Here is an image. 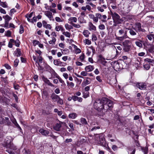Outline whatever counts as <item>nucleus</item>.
<instances>
[{
    "instance_id": "obj_1",
    "label": "nucleus",
    "mask_w": 154,
    "mask_h": 154,
    "mask_svg": "<svg viewBox=\"0 0 154 154\" xmlns=\"http://www.w3.org/2000/svg\"><path fill=\"white\" fill-rule=\"evenodd\" d=\"M103 98L101 99H97L94 104V108L100 112H101V111L103 112V109L104 111H105V103L104 101H103Z\"/></svg>"
},
{
    "instance_id": "obj_2",
    "label": "nucleus",
    "mask_w": 154,
    "mask_h": 154,
    "mask_svg": "<svg viewBox=\"0 0 154 154\" xmlns=\"http://www.w3.org/2000/svg\"><path fill=\"white\" fill-rule=\"evenodd\" d=\"M103 101H104L105 103L104 107L106 111L109 108L112 107L113 102L111 100L106 98H103Z\"/></svg>"
},
{
    "instance_id": "obj_3",
    "label": "nucleus",
    "mask_w": 154,
    "mask_h": 154,
    "mask_svg": "<svg viewBox=\"0 0 154 154\" xmlns=\"http://www.w3.org/2000/svg\"><path fill=\"white\" fill-rule=\"evenodd\" d=\"M110 14L113 19V22L119 23V22H122V20L119 15L116 12L113 13L110 11Z\"/></svg>"
},
{
    "instance_id": "obj_4",
    "label": "nucleus",
    "mask_w": 154,
    "mask_h": 154,
    "mask_svg": "<svg viewBox=\"0 0 154 154\" xmlns=\"http://www.w3.org/2000/svg\"><path fill=\"white\" fill-rule=\"evenodd\" d=\"M3 146L7 148H11L14 150L16 149V147H13V146L11 144V140L8 138L5 139Z\"/></svg>"
},
{
    "instance_id": "obj_5",
    "label": "nucleus",
    "mask_w": 154,
    "mask_h": 154,
    "mask_svg": "<svg viewBox=\"0 0 154 154\" xmlns=\"http://www.w3.org/2000/svg\"><path fill=\"white\" fill-rule=\"evenodd\" d=\"M118 34L119 35H122L124 34L123 36L117 37V39L119 40L122 41L127 37V32H124V30L123 29H121L119 30V31Z\"/></svg>"
},
{
    "instance_id": "obj_6",
    "label": "nucleus",
    "mask_w": 154,
    "mask_h": 154,
    "mask_svg": "<svg viewBox=\"0 0 154 154\" xmlns=\"http://www.w3.org/2000/svg\"><path fill=\"white\" fill-rule=\"evenodd\" d=\"M99 143L102 146L107 148V146H108L107 144L106 143L105 139L102 136H99V138L97 139Z\"/></svg>"
},
{
    "instance_id": "obj_7",
    "label": "nucleus",
    "mask_w": 154,
    "mask_h": 154,
    "mask_svg": "<svg viewBox=\"0 0 154 154\" xmlns=\"http://www.w3.org/2000/svg\"><path fill=\"white\" fill-rule=\"evenodd\" d=\"M95 16H97L98 19H101V20L103 22H106L107 21L106 20L107 18V17L106 15H103L102 16L99 13H97L95 14Z\"/></svg>"
},
{
    "instance_id": "obj_8",
    "label": "nucleus",
    "mask_w": 154,
    "mask_h": 154,
    "mask_svg": "<svg viewBox=\"0 0 154 154\" xmlns=\"http://www.w3.org/2000/svg\"><path fill=\"white\" fill-rule=\"evenodd\" d=\"M129 42V41L126 40L123 43V45L124 47L123 50L125 52L129 51L131 48V46L130 45L127 44V43Z\"/></svg>"
},
{
    "instance_id": "obj_9",
    "label": "nucleus",
    "mask_w": 154,
    "mask_h": 154,
    "mask_svg": "<svg viewBox=\"0 0 154 154\" xmlns=\"http://www.w3.org/2000/svg\"><path fill=\"white\" fill-rule=\"evenodd\" d=\"M54 64L56 66H65L66 63L59 61V60H54Z\"/></svg>"
},
{
    "instance_id": "obj_10",
    "label": "nucleus",
    "mask_w": 154,
    "mask_h": 154,
    "mask_svg": "<svg viewBox=\"0 0 154 154\" xmlns=\"http://www.w3.org/2000/svg\"><path fill=\"white\" fill-rule=\"evenodd\" d=\"M136 86L140 90H144L146 88V85L144 83H138Z\"/></svg>"
},
{
    "instance_id": "obj_11",
    "label": "nucleus",
    "mask_w": 154,
    "mask_h": 154,
    "mask_svg": "<svg viewBox=\"0 0 154 154\" xmlns=\"http://www.w3.org/2000/svg\"><path fill=\"white\" fill-rule=\"evenodd\" d=\"M42 79L45 83L47 84L48 85L53 87H54V85L51 83L50 81L47 78L43 76L42 77Z\"/></svg>"
},
{
    "instance_id": "obj_12",
    "label": "nucleus",
    "mask_w": 154,
    "mask_h": 154,
    "mask_svg": "<svg viewBox=\"0 0 154 154\" xmlns=\"http://www.w3.org/2000/svg\"><path fill=\"white\" fill-rule=\"evenodd\" d=\"M42 79L45 83L47 84L48 85L53 87H54V85L51 83L50 81L47 78L43 76L42 77Z\"/></svg>"
},
{
    "instance_id": "obj_13",
    "label": "nucleus",
    "mask_w": 154,
    "mask_h": 154,
    "mask_svg": "<svg viewBox=\"0 0 154 154\" xmlns=\"http://www.w3.org/2000/svg\"><path fill=\"white\" fill-rule=\"evenodd\" d=\"M42 79L45 83L47 84L48 85L53 87H54V85L51 83L50 81L47 78L43 76L42 77Z\"/></svg>"
},
{
    "instance_id": "obj_14",
    "label": "nucleus",
    "mask_w": 154,
    "mask_h": 154,
    "mask_svg": "<svg viewBox=\"0 0 154 154\" xmlns=\"http://www.w3.org/2000/svg\"><path fill=\"white\" fill-rule=\"evenodd\" d=\"M59 96L56 94L54 93H53L51 94V98L53 102H56L58 100Z\"/></svg>"
},
{
    "instance_id": "obj_15",
    "label": "nucleus",
    "mask_w": 154,
    "mask_h": 154,
    "mask_svg": "<svg viewBox=\"0 0 154 154\" xmlns=\"http://www.w3.org/2000/svg\"><path fill=\"white\" fill-rule=\"evenodd\" d=\"M107 2L104 0H99V4L104 9L107 8Z\"/></svg>"
},
{
    "instance_id": "obj_16",
    "label": "nucleus",
    "mask_w": 154,
    "mask_h": 154,
    "mask_svg": "<svg viewBox=\"0 0 154 154\" xmlns=\"http://www.w3.org/2000/svg\"><path fill=\"white\" fill-rule=\"evenodd\" d=\"M39 132L42 135L46 136L49 134V131L48 130L41 128L39 130Z\"/></svg>"
},
{
    "instance_id": "obj_17",
    "label": "nucleus",
    "mask_w": 154,
    "mask_h": 154,
    "mask_svg": "<svg viewBox=\"0 0 154 154\" xmlns=\"http://www.w3.org/2000/svg\"><path fill=\"white\" fill-rule=\"evenodd\" d=\"M88 29L90 31H96V27L91 22H89L88 24Z\"/></svg>"
},
{
    "instance_id": "obj_18",
    "label": "nucleus",
    "mask_w": 154,
    "mask_h": 154,
    "mask_svg": "<svg viewBox=\"0 0 154 154\" xmlns=\"http://www.w3.org/2000/svg\"><path fill=\"white\" fill-rule=\"evenodd\" d=\"M14 54L15 56L17 57L20 56L21 54L20 49L19 48H17L16 51H14Z\"/></svg>"
},
{
    "instance_id": "obj_19",
    "label": "nucleus",
    "mask_w": 154,
    "mask_h": 154,
    "mask_svg": "<svg viewBox=\"0 0 154 154\" xmlns=\"http://www.w3.org/2000/svg\"><path fill=\"white\" fill-rule=\"evenodd\" d=\"M61 127V122L59 123H57L54 126V129L56 131H60V128Z\"/></svg>"
},
{
    "instance_id": "obj_20",
    "label": "nucleus",
    "mask_w": 154,
    "mask_h": 154,
    "mask_svg": "<svg viewBox=\"0 0 154 154\" xmlns=\"http://www.w3.org/2000/svg\"><path fill=\"white\" fill-rule=\"evenodd\" d=\"M94 69V66L91 65H89L85 67V70L87 72L92 71Z\"/></svg>"
},
{
    "instance_id": "obj_21",
    "label": "nucleus",
    "mask_w": 154,
    "mask_h": 154,
    "mask_svg": "<svg viewBox=\"0 0 154 154\" xmlns=\"http://www.w3.org/2000/svg\"><path fill=\"white\" fill-rule=\"evenodd\" d=\"M43 26L44 27L51 29V25L49 24H47L46 21L43 20L42 22Z\"/></svg>"
},
{
    "instance_id": "obj_22",
    "label": "nucleus",
    "mask_w": 154,
    "mask_h": 154,
    "mask_svg": "<svg viewBox=\"0 0 154 154\" xmlns=\"http://www.w3.org/2000/svg\"><path fill=\"white\" fill-rule=\"evenodd\" d=\"M45 14L50 19V20H51V19L53 17L52 13L49 11H45Z\"/></svg>"
},
{
    "instance_id": "obj_23",
    "label": "nucleus",
    "mask_w": 154,
    "mask_h": 154,
    "mask_svg": "<svg viewBox=\"0 0 154 154\" xmlns=\"http://www.w3.org/2000/svg\"><path fill=\"white\" fill-rule=\"evenodd\" d=\"M55 29L57 31H59L61 30L63 32L64 30V29L61 25L56 26Z\"/></svg>"
},
{
    "instance_id": "obj_24",
    "label": "nucleus",
    "mask_w": 154,
    "mask_h": 154,
    "mask_svg": "<svg viewBox=\"0 0 154 154\" xmlns=\"http://www.w3.org/2000/svg\"><path fill=\"white\" fill-rule=\"evenodd\" d=\"M144 61L145 62H148L149 64L152 66L154 64V60L151 59L149 58H146L144 59Z\"/></svg>"
},
{
    "instance_id": "obj_25",
    "label": "nucleus",
    "mask_w": 154,
    "mask_h": 154,
    "mask_svg": "<svg viewBox=\"0 0 154 154\" xmlns=\"http://www.w3.org/2000/svg\"><path fill=\"white\" fill-rule=\"evenodd\" d=\"M78 20L79 22L80 23H86V20H85L84 17L82 16L79 17L78 18Z\"/></svg>"
},
{
    "instance_id": "obj_26",
    "label": "nucleus",
    "mask_w": 154,
    "mask_h": 154,
    "mask_svg": "<svg viewBox=\"0 0 154 154\" xmlns=\"http://www.w3.org/2000/svg\"><path fill=\"white\" fill-rule=\"evenodd\" d=\"M113 66V67L115 70L116 69L117 70V69H119L120 68L119 63L117 61H115L114 62Z\"/></svg>"
},
{
    "instance_id": "obj_27",
    "label": "nucleus",
    "mask_w": 154,
    "mask_h": 154,
    "mask_svg": "<svg viewBox=\"0 0 154 154\" xmlns=\"http://www.w3.org/2000/svg\"><path fill=\"white\" fill-rule=\"evenodd\" d=\"M77 116V115L76 113H72L70 114L69 115V117L72 119H75Z\"/></svg>"
},
{
    "instance_id": "obj_28",
    "label": "nucleus",
    "mask_w": 154,
    "mask_h": 154,
    "mask_svg": "<svg viewBox=\"0 0 154 154\" xmlns=\"http://www.w3.org/2000/svg\"><path fill=\"white\" fill-rule=\"evenodd\" d=\"M80 122L81 123L84 125H86L88 123L85 119L83 118H81L80 119Z\"/></svg>"
},
{
    "instance_id": "obj_29",
    "label": "nucleus",
    "mask_w": 154,
    "mask_h": 154,
    "mask_svg": "<svg viewBox=\"0 0 154 154\" xmlns=\"http://www.w3.org/2000/svg\"><path fill=\"white\" fill-rule=\"evenodd\" d=\"M90 34V32L88 30H85L83 32V34L86 37H88Z\"/></svg>"
},
{
    "instance_id": "obj_30",
    "label": "nucleus",
    "mask_w": 154,
    "mask_h": 154,
    "mask_svg": "<svg viewBox=\"0 0 154 154\" xmlns=\"http://www.w3.org/2000/svg\"><path fill=\"white\" fill-rule=\"evenodd\" d=\"M3 17L5 19V21L9 22V20L12 19V18L8 15L3 16Z\"/></svg>"
},
{
    "instance_id": "obj_31",
    "label": "nucleus",
    "mask_w": 154,
    "mask_h": 154,
    "mask_svg": "<svg viewBox=\"0 0 154 154\" xmlns=\"http://www.w3.org/2000/svg\"><path fill=\"white\" fill-rule=\"evenodd\" d=\"M63 34L65 35L66 37L70 38L71 37V33L68 32H65L64 31L63 32Z\"/></svg>"
},
{
    "instance_id": "obj_32",
    "label": "nucleus",
    "mask_w": 154,
    "mask_h": 154,
    "mask_svg": "<svg viewBox=\"0 0 154 154\" xmlns=\"http://www.w3.org/2000/svg\"><path fill=\"white\" fill-rule=\"evenodd\" d=\"M142 41L140 40L139 41H136L135 42V44L136 45L140 48H142L143 45L142 43Z\"/></svg>"
},
{
    "instance_id": "obj_33",
    "label": "nucleus",
    "mask_w": 154,
    "mask_h": 154,
    "mask_svg": "<svg viewBox=\"0 0 154 154\" xmlns=\"http://www.w3.org/2000/svg\"><path fill=\"white\" fill-rule=\"evenodd\" d=\"M90 83V81L88 80H86L85 81H84L82 84V85L83 87L85 86L86 85Z\"/></svg>"
},
{
    "instance_id": "obj_34",
    "label": "nucleus",
    "mask_w": 154,
    "mask_h": 154,
    "mask_svg": "<svg viewBox=\"0 0 154 154\" xmlns=\"http://www.w3.org/2000/svg\"><path fill=\"white\" fill-rule=\"evenodd\" d=\"M136 27L137 28L138 31H141V24L140 23H137L136 24Z\"/></svg>"
},
{
    "instance_id": "obj_35",
    "label": "nucleus",
    "mask_w": 154,
    "mask_h": 154,
    "mask_svg": "<svg viewBox=\"0 0 154 154\" xmlns=\"http://www.w3.org/2000/svg\"><path fill=\"white\" fill-rule=\"evenodd\" d=\"M11 123V122L9 120V118L8 117H5V123L4 124L8 125H10Z\"/></svg>"
},
{
    "instance_id": "obj_36",
    "label": "nucleus",
    "mask_w": 154,
    "mask_h": 154,
    "mask_svg": "<svg viewBox=\"0 0 154 154\" xmlns=\"http://www.w3.org/2000/svg\"><path fill=\"white\" fill-rule=\"evenodd\" d=\"M0 5L4 8H7L8 7L7 3L6 2H1L0 3Z\"/></svg>"
},
{
    "instance_id": "obj_37",
    "label": "nucleus",
    "mask_w": 154,
    "mask_h": 154,
    "mask_svg": "<svg viewBox=\"0 0 154 154\" xmlns=\"http://www.w3.org/2000/svg\"><path fill=\"white\" fill-rule=\"evenodd\" d=\"M65 26L66 29L67 30H69L73 29L72 26L69 25L68 23L66 24Z\"/></svg>"
},
{
    "instance_id": "obj_38",
    "label": "nucleus",
    "mask_w": 154,
    "mask_h": 154,
    "mask_svg": "<svg viewBox=\"0 0 154 154\" xmlns=\"http://www.w3.org/2000/svg\"><path fill=\"white\" fill-rule=\"evenodd\" d=\"M56 41L55 38L54 37H53L52 38V40L49 42V43L50 44H55Z\"/></svg>"
},
{
    "instance_id": "obj_39",
    "label": "nucleus",
    "mask_w": 154,
    "mask_h": 154,
    "mask_svg": "<svg viewBox=\"0 0 154 154\" xmlns=\"http://www.w3.org/2000/svg\"><path fill=\"white\" fill-rule=\"evenodd\" d=\"M13 123L18 128L19 130L21 131L22 130V129L20 126L17 123L16 121H15L14 122H13Z\"/></svg>"
},
{
    "instance_id": "obj_40",
    "label": "nucleus",
    "mask_w": 154,
    "mask_h": 154,
    "mask_svg": "<svg viewBox=\"0 0 154 154\" xmlns=\"http://www.w3.org/2000/svg\"><path fill=\"white\" fill-rule=\"evenodd\" d=\"M57 102L58 104H59L60 105H63V100L62 99H61L60 97Z\"/></svg>"
},
{
    "instance_id": "obj_41",
    "label": "nucleus",
    "mask_w": 154,
    "mask_h": 154,
    "mask_svg": "<svg viewBox=\"0 0 154 154\" xmlns=\"http://www.w3.org/2000/svg\"><path fill=\"white\" fill-rule=\"evenodd\" d=\"M69 21H72L71 23H72V22L75 23L77 22V19L76 17H71L69 19Z\"/></svg>"
},
{
    "instance_id": "obj_42",
    "label": "nucleus",
    "mask_w": 154,
    "mask_h": 154,
    "mask_svg": "<svg viewBox=\"0 0 154 154\" xmlns=\"http://www.w3.org/2000/svg\"><path fill=\"white\" fill-rule=\"evenodd\" d=\"M84 42L85 43V44L87 45H90L91 44V41L88 39H86L84 41Z\"/></svg>"
},
{
    "instance_id": "obj_43",
    "label": "nucleus",
    "mask_w": 154,
    "mask_h": 154,
    "mask_svg": "<svg viewBox=\"0 0 154 154\" xmlns=\"http://www.w3.org/2000/svg\"><path fill=\"white\" fill-rule=\"evenodd\" d=\"M86 92H84L83 94V97L84 98H86L89 96V92L86 91Z\"/></svg>"
},
{
    "instance_id": "obj_44",
    "label": "nucleus",
    "mask_w": 154,
    "mask_h": 154,
    "mask_svg": "<svg viewBox=\"0 0 154 154\" xmlns=\"http://www.w3.org/2000/svg\"><path fill=\"white\" fill-rule=\"evenodd\" d=\"M51 75L52 76H53V78L55 77L57 78V76H59L53 70V72L51 73Z\"/></svg>"
},
{
    "instance_id": "obj_45",
    "label": "nucleus",
    "mask_w": 154,
    "mask_h": 154,
    "mask_svg": "<svg viewBox=\"0 0 154 154\" xmlns=\"http://www.w3.org/2000/svg\"><path fill=\"white\" fill-rule=\"evenodd\" d=\"M24 32V28L23 26L21 25L20 26V29H19V32L20 34H22Z\"/></svg>"
},
{
    "instance_id": "obj_46",
    "label": "nucleus",
    "mask_w": 154,
    "mask_h": 154,
    "mask_svg": "<svg viewBox=\"0 0 154 154\" xmlns=\"http://www.w3.org/2000/svg\"><path fill=\"white\" fill-rule=\"evenodd\" d=\"M74 27L77 28H79L81 27V26L78 24H75L73 23H70Z\"/></svg>"
},
{
    "instance_id": "obj_47",
    "label": "nucleus",
    "mask_w": 154,
    "mask_h": 154,
    "mask_svg": "<svg viewBox=\"0 0 154 154\" xmlns=\"http://www.w3.org/2000/svg\"><path fill=\"white\" fill-rule=\"evenodd\" d=\"M67 85L68 86L70 87L71 88L73 87L74 86V84L72 82H67Z\"/></svg>"
},
{
    "instance_id": "obj_48",
    "label": "nucleus",
    "mask_w": 154,
    "mask_h": 154,
    "mask_svg": "<svg viewBox=\"0 0 154 154\" xmlns=\"http://www.w3.org/2000/svg\"><path fill=\"white\" fill-rule=\"evenodd\" d=\"M15 45L17 47H19L20 45V41L18 39H17L16 41H15L14 42Z\"/></svg>"
},
{
    "instance_id": "obj_49",
    "label": "nucleus",
    "mask_w": 154,
    "mask_h": 154,
    "mask_svg": "<svg viewBox=\"0 0 154 154\" xmlns=\"http://www.w3.org/2000/svg\"><path fill=\"white\" fill-rule=\"evenodd\" d=\"M130 34L132 35H135L136 34V32L132 29H130L129 31Z\"/></svg>"
},
{
    "instance_id": "obj_50",
    "label": "nucleus",
    "mask_w": 154,
    "mask_h": 154,
    "mask_svg": "<svg viewBox=\"0 0 154 154\" xmlns=\"http://www.w3.org/2000/svg\"><path fill=\"white\" fill-rule=\"evenodd\" d=\"M5 123V119L2 117H0V124H3Z\"/></svg>"
},
{
    "instance_id": "obj_51",
    "label": "nucleus",
    "mask_w": 154,
    "mask_h": 154,
    "mask_svg": "<svg viewBox=\"0 0 154 154\" xmlns=\"http://www.w3.org/2000/svg\"><path fill=\"white\" fill-rule=\"evenodd\" d=\"M143 67L146 70H149L150 68V66L148 64H145L143 65Z\"/></svg>"
},
{
    "instance_id": "obj_52",
    "label": "nucleus",
    "mask_w": 154,
    "mask_h": 154,
    "mask_svg": "<svg viewBox=\"0 0 154 154\" xmlns=\"http://www.w3.org/2000/svg\"><path fill=\"white\" fill-rule=\"evenodd\" d=\"M98 28L100 29L103 30L105 29V26L104 25L101 24L99 26Z\"/></svg>"
},
{
    "instance_id": "obj_53",
    "label": "nucleus",
    "mask_w": 154,
    "mask_h": 154,
    "mask_svg": "<svg viewBox=\"0 0 154 154\" xmlns=\"http://www.w3.org/2000/svg\"><path fill=\"white\" fill-rule=\"evenodd\" d=\"M152 34H150L149 35H147V38L149 40L151 41L152 39H153L152 38Z\"/></svg>"
},
{
    "instance_id": "obj_54",
    "label": "nucleus",
    "mask_w": 154,
    "mask_h": 154,
    "mask_svg": "<svg viewBox=\"0 0 154 154\" xmlns=\"http://www.w3.org/2000/svg\"><path fill=\"white\" fill-rule=\"evenodd\" d=\"M57 78L61 83L62 84H65L64 82L59 76H57Z\"/></svg>"
},
{
    "instance_id": "obj_55",
    "label": "nucleus",
    "mask_w": 154,
    "mask_h": 154,
    "mask_svg": "<svg viewBox=\"0 0 154 154\" xmlns=\"http://www.w3.org/2000/svg\"><path fill=\"white\" fill-rule=\"evenodd\" d=\"M104 8H103L101 6L97 7V9L98 10L101 12H103L104 11Z\"/></svg>"
},
{
    "instance_id": "obj_56",
    "label": "nucleus",
    "mask_w": 154,
    "mask_h": 154,
    "mask_svg": "<svg viewBox=\"0 0 154 154\" xmlns=\"http://www.w3.org/2000/svg\"><path fill=\"white\" fill-rule=\"evenodd\" d=\"M11 32L10 31L8 30L7 31L5 35L7 37H10L11 36Z\"/></svg>"
},
{
    "instance_id": "obj_57",
    "label": "nucleus",
    "mask_w": 154,
    "mask_h": 154,
    "mask_svg": "<svg viewBox=\"0 0 154 154\" xmlns=\"http://www.w3.org/2000/svg\"><path fill=\"white\" fill-rule=\"evenodd\" d=\"M79 58L81 60L83 61L85 59V54H84L82 53L81 55L80 56Z\"/></svg>"
},
{
    "instance_id": "obj_58",
    "label": "nucleus",
    "mask_w": 154,
    "mask_h": 154,
    "mask_svg": "<svg viewBox=\"0 0 154 154\" xmlns=\"http://www.w3.org/2000/svg\"><path fill=\"white\" fill-rule=\"evenodd\" d=\"M4 27H5L8 28L9 27V22L8 21H5V25Z\"/></svg>"
},
{
    "instance_id": "obj_59",
    "label": "nucleus",
    "mask_w": 154,
    "mask_h": 154,
    "mask_svg": "<svg viewBox=\"0 0 154 154\" xmlns=\"http://www.w3.org/2000/svg\"><path fill=\"white\" fill-rule=\"evenodd\" d=\"M12 149L9 148V149H7L6 150L7 152L10 154H15L14 152L11 150Z\"/></svg>"
},
{
    "instance_id": "obj_60",
    "label": "nucleus",
    "mask_w": 154,
    "mask_h": 154,
    "mask_svg": "<svg viewBox=\"0 0 154 154\" xmlns=\"http://www.w3.org/2000/svg\"><path fill=\"white\" fill-rule=\"evenodd\" d=\"M97 39V37L96 35L93 34L92 35V40L93 41H95Z\"/></svg>"
},
{
    "instance_id": "obj_61",
    "label": "nucleus",
    "mask_w": 154,
    "mask_h": 154,
    "mask_svg": "<svg viewBox=\"0 0 154 154\" xmlns=\"http://www.w3.org/2000/svg\"><path fill=\"white\" fill-rule=\"evenodd\" d=\"M19 62V60L17 59H16L14 61V66L15 67H17L18 65Z\"/></svg>"
},
{
    "instance_id": "obj_62",
    "label": "nucleus",
    "mask_w": 154,
    "mask_h": 154,
    "mask_svg": "<svg viewBox=\"0 0 154 154\" xmlns=\"http://www.w3.org/2000/svg\"><path fill=\"white\" fill-rule=\"evenodd\" d=\"M39 43V42L36 40H34L33 41V45L34 46H36L37 45H38Z\"/></svg>"
},
{
    "instance_id": "obj_63",
    "label": "nucleus",
    "mask_w": 154,
    "mask_h": 154,
    "mask_svg": "<svg viewBox=\"0 0 154 154\" xmlns=\"http://www.w3.org/2000/svg\"><path fill=\"white\" fill-rule=\"evenodd\" d=\"M0 12L2 14H6V12L5 10L3 9L2 8H1V7H0Z\"/></svg>"
},
{
    "instance_id": "obj_64",
    "label": "nucleus",
    "mask_w": 154,
    "mask_h": 154,
    "mask_svg": "<svg viewBox=\"0 0 154 154\" xmlns=\"http://www.w3.org/2000/svg\"><path fill=\"white\" fill-rule=\"evenodd\" d=\"M55 19L56 21L57 22H62L63 21L61 19L58 17H56L55 18Z\"/></svg>"
}]
</instances>
